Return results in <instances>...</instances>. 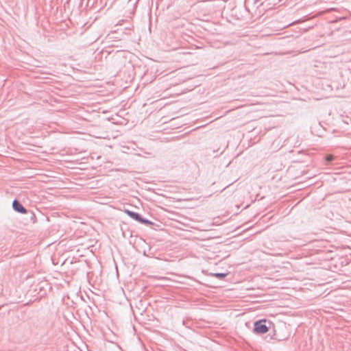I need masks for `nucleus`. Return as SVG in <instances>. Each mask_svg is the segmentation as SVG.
<instances>
[{
    "instance_id": "nucleus-10",
    "label": "nucleus",
    "mask_w": 351,
    "mask_h": 351,
    "mask_svg": "<svg viewBox=\"0 0 351 351\" xmlns=\"http://www.w3.org/2000/svg\"><path fill=\"white\" fill-rule=\"evenodd\" d=\"M228 187V185H226V186L223 187V189H226Z\"/></svg>"
},
{
    "instance_id": "nucleus-4",
    "label": "nucleus",
    "mask_w": 351,
    "mask_h": 351,
    "mask_svg": "<svg viewBox=\"0 0 351 351\" xmlns=\"http://www.w3.org/2000/svg\"><path fill=\"white\" fill-rule=\"evenodd\" d=\"M12 208L17 213L25 214L27 210L21 204V203L16 199L12 202Z\"/></svg>"
},
{
    "instance_id": "nucleus-7",
    "label": "nucleus",
    "mask_w": 351,
    "mask_h": 351,
    "mask_svg": "<svg viewBox=\"0 0 351 351\" xmlns=\"http://www.w3.org/2000/svg\"><path fill=\"white\" fill-rule=\"evenodd\" d=\"M334 158H335V156L333 155H331V154L326 155L324 157L326 164V165L330 164L332 162V161L334 160Z\"/></svg>"
},
{
    "instance_id": "nucleus-3",
    "label": "nucleus",
    "mask_w": 351,
    "mask_h": 351,
    "mask_svg": "<svg viewBox=\"0 0 351 351\" xmlns=\"http://www.w3.org/2000/svg\"><path fill=\"white\" fill-rule=\"evenodd\" d=\"M254 326V331L257 334H264L269 330V327L266 325L265 319L256 321Z\"/></svg>"
},
{
    "instance_id": "nucleus-12",
    "label": "nucleus",
    "mask_w": 351,
    "mask_h": 351,
    "mask_svg": "<svg viewBox=\"0 0 351 351\" xmlns=\"http://www.w3.org/2000/svg\"><path fill=\"white\" fill-rule=\"evenodd\" d=\"M228 187V185H226V186L223 187V189H226Z\"/></svg>"
},
{
    "instance_id": "nucleus-6",
    "label": "nucleus",
    "mask_w": 351,
    "mask_h": 351,
    "mask_svg": "<svg viewBox=\"0 0 351 351\" xmlns=\"http://www.w3.org/2000/svg\"><path fill=\"white\" fill-rule=\"evenodd\" d=\"M138 222L144 224V225H151L152 224V222H151L149 219L143 218L142 215H141L140 219H138Z\"/></svg>"
},
{
    "instance_id": "nucleus-2",
    "label": "nucleus",
    "mask_w": 351,
    "mask_h": 351,
    "mask_svg": "<svg viewBox=\"0 0 351 351\" xmlns=\"http://www.w3.org/2000/svg\"><path fill=\"white\" fill-rule=\"evenodd\" d=\"M287 330V327L285 325L274 328L272 338L279 341L287 339L289 336Z\"/></svg>"
},
{
    "instance_id": "nucleus-5",
    "label": "nucleus",
    "mask_w": 351,
    "mask_h": 351,
    "mask_svg": "<svg viewBox=\"0 0 351 351\" xmlns=\"http://www.w3.org/2000/svg\"><path fill=\"white\" fill-rule=\"evenodd\" d=\"M125 212L129 217H130L132 219H134L136 221H138V219H140L141 214L129 210H125Z\"/></svg>"
},
{
    "instance_id": "nucleus-8",
    "label": "nucleus",
    "mask_w": 351,
    "mask_h": 351,
    "mask_svg": "<svg viewBox=\"0 0 351 351\" xmlns=\"http://www.w3.org/2000/svg\"><path fill=\"white\" fill-rule=\"evenodd\" d=\"M211 276H215L219 279H223L225 277H226L227 274H226V273H214V274H212Z\"/></svg>"
},
{
    "instance_id": "nucleus-11",
    "label": "nucleus",
    "mask_w": 351,
    "mask_h": 351,
    "mask_svg": "<svg viewBox=\"0 0 351 351\" xmlns=\"http://www.w3.org/2000/svg\"><path fill=\"white\" fill-rule=\"evenodd\" d=\"M228 187V185H226V186L223 187V189H226Z\"/></svg>"
},
{
    "instance_id": "nucleus-13",
    "label": "nucleus",
    "mask_w": 351,
    "mask_h": 351,
    "mask_svg": "<svg viewBox=\"0 0 351 351\" xmlns=\"http://www.w3.org/2000/svg\"><path fill=\"white\" fill-rule=\"evenodd\" d=\"M228 187V185H226V186L223 187V189H226Z\"/></svg>"
},
{
    "instance_id": "nucleus-9",
    "label": "nucleus",
    "mask_w": 351,
    "mask_h": 351,
    "mask_svg": "<svg viewBox=\"0 0 351 351\" xmlns=\"http://www.w3.org/2000/svg\"><path fill=\"white\" fill-rule=\"evenodd\" d=\"M261 1V0H254V1H255L256 3V2H258V1ZM280 1V0H271L272 3H273L274 4L277 3V2H279Z\"/></svg>"
},
{
    "instance_id": "nucleus-1",
    "label": "nucleus",
    "mask_w": 351,
    "mask_h": 351,
    "mask_svg": "<svg viewBox=\"0 0 351 351\" xmlns=\"http://www.w3.org/2000/svg\"><path fill=\"white\" fill-rule=\"evenodd\" d=\"M326 270L323 268L319 267H308V280L315 281V283H308L310 285H322L326 283V279L324 278L325 276Z\"/></svg>"
},
{
    "instance_id": "nucleus-14",
    "label": "nucleus",
    "mask_w": 351,
    "mask_h": 351,
    "mask_svg": "<svg viewBox=\"0 0 351 351\" xmlns=\"http://www.w3.org/2000/svg\"><path fill=\"white\" fill-rule=\"evenodd\" d=\"M312 242H313V241H308V244H309V243H311Z\"/></svg>"
}]
</instances>
